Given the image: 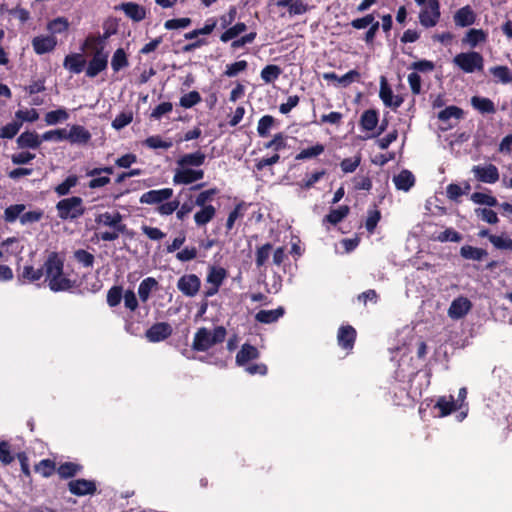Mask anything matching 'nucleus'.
I'll return each instance as SVG.
<instances>
[{
  "mask_svg": "<svg viewBox=\"0 0 512 512\" xmlns=\"http://www.w3.org/2000/svg\"><path fill=\"white\" fill-rule=\"evenodd\" d=\"M247 30V25L244 22H237L231 27H228L221 35L220 41L227 43L237 38L241 33Z\"/></svg>",
  "mask_w": 512,
  "mask_h": 512,
  "instance_id": "e433bc0d",
  "label": "nucleus"
},
{
  "mask_svg": "<svg viewBox=\"0 0 512 512\" xmlns=\"http://www.w3.org/2000/svg\"><path fill=\"white\" fill-rule=\"evenodd\" d=\"M129 65L128 57L123 48H118L113 53L111 67L114 72H118Z\"/></svg>",
  "mask_w": 512,
  "mask_h": 512,
  "instance_id": "58836bf2",
  "label": "nucleus"
},
{
  "mask_svg": "<svg viewBox=\"0 0 512 512\" xmlns=\"http://www.w3.org/2000/svg\"><path fill=\"white\" fill-rule=\"evenodd\" d=\"M16 458L12 453L11 444L8 441H0V462L7 466L10 465Z\"/></svg>",
  "mask_w": 512,
  "mask_h": 512,
  "instance_id": "864d4df0",
  "label": "nucleus"
},
{
  "mask_svg": "<svg viewBox=\"0 0 512 512\" xmlns=\"http://www.w3.org/2000/svg\"><path fill=\"white\" fill-rule=\"evenodd\" d=\"M271 250V243H265L262 246L257 247L255 253V264L257 268H261L267 263L270 257Z\"/></svg>",
  "mask_w": 512,
  "mask_h": 512,
  "instance_id": "c03bdc74",
  "label": "nucleus"
},
{
  "mask_svg": "<svg viewBox=\"0 0 512 512\" xmlns=\"http://www.w3.org/2000/svg\"><path fill=\"white\" fill-rule=\"evenodd\" d=\"M460 408L461 404H458V401H455L452 395L448 397L440 396L434 405V409L439 410V417H446Z\"/></svg>",
  "mask_w": 512,
  "mask_h": 512,
  "instance_id": "f3484780",
  "label": "nucleus"
},
{
  "mask_svg": "<svg viewBox=\"0 0 512 512\" xmlns=\"http://www.w3.org/2000/svg\"><path fill=\"white\" fill-rule=\"evenodd\" d=\"M227 276V272L222 267L212 266L209 268L206 281L214 286L220 287Z\"/></svg>",
  "mask_w": 512,
  "mask_h": 512,
  "instance_id": "4c0bfd02",
  "label": "nucleus"
},
{
  "mask_svg": "<svg viewBox=\"0 0 512 512\" xmlns=\"http://www.w3.org/2000/svg\"><path fill=\"white\" fill-rule=\"evenodd\" d=\"M356 337L357 331L353 326L342 325L337 332V343L347 353H350L354 348Z\"/></svg>",
  "mask_w": 512,
  "mask_h": 512,
  "instance_id": "ddd939ff",
  "label": "nucleus"
},
{
  "mask_svg": "<svg viewBox=\"0 0 512 512\" xmlns=\"http://www.w3.org/2000/svg\"><path fill=\"white\" fill-rule=\"evenodd\" d=\"M471 307L472 304L468 298L458 297L452 301L448 314L453 319H460L470 311Z\"/></svg>",
  "mask_w": 512,
  "mask_h": 512,
  "instance_id": "a211bd4d",
  "label": "nucleus"
},
{
  "mask_svg": "<svg viewBox=\"0 0 512 512\" xmlns=\"http://www.w3.org/2000/svg\"><path fill=\"white\" fill-rule=\"evenodd\" d=\"M474 211L477 217L489 224H496L499 221L497 213L490 208H476Z\"/></svg>",
  "mask_w": 512,
  "mask_h": 512,
  "instance_id": "e2e57ef3",
  "label": "nucleus"
},
{
  "mask_svg": "<svg viewBox=\"0 0 512 512\" xmlns=\"http://www.w3.org/2000/svg\"><path fill=\"white\" fill-rule=\"evenodd\" d=\"M409 69L414 70L416 73H429L435 69V64L431 60L422 59L411 63Z\"/></svg>",
  "mask_w": 512,
  "mask_h": 512,
  "instance_id": "69168bd1",
  "label": "nucleus"
},
{
  "mask_svg": "<svg viewBox=\"0 0 512 512\" xmlns=\"http://www.w3.org/2000/svg\"><path fill=\"white\" fill-rule=\"evenodd\" d=\"M21 126H22V123L17 122V121H12V122L4 125L0 129V138H4V139L14 138L17 135V133L19 132Z\"/></svg>",
  "mask_w": 512,
  "mask_h": 512,
  "instance_id": "13d9d810",
  "label": "nucleus"
},
{
  "mask_svg": "<svg viewBox=\"0 0 512 512\" xmlns=\"http://www.w3.org/2000/svg\"><path fill=\"white\" fill-rule=\"evenodd\" d=\"M65 258L58 252H50L41 268H34L26 265L23 268L20 278L29 283L39 281L43 276L44 282L53 292L69 291L75 286V280L70 279L64 273Z\"/></svg>",
  "mask_w": 512,
  "mask_h": 512,
  "instance_id": "f257e3e1",
  "label": "nucleus"
},
{
  "mask_svg": "<svg viewBox=\"0 0 512 512\" xmlns=\"http://www.w3.org/2000/svg\"><path fill=\"white\" fill-rule=\"evenodd\" d=\"M226 329L223 326H217L213 331L201 327L194 335L192 349L197 352H205L216 344L222 343L226 337Z\"/></svg>",
  "mask_w": 512,
  "mask_h": 512,
  "instance_id": "7ed1b4c3",
  "label": "nucleus"
},
{
  "mask_svg": "<svg viewBox=\"0 0 512 512\" xmlns=\"http://www.w3.org/2000/svg\"><path fill=\"white\" fill-rule=\"evenodd\" d=\"M246 210V204L245 202H240L236 204L234 209L229 213L227 221H226V229L227 232L231 231L235 225V221L244 216V212Z\"/></svg>",
  "mask_w": 512,
  "mask_h": 512,
  "instance_id": "49530a36",
  "label": "nucleus"
},
{
  "mask_svg": "<svg viewBox=\"0 0 512 512\" xmlns=\"http://www.w3.org/2000/svg\"><path fill=\"white\" fill-rule=\"evenodd\" d=\"M259 356L260 352L255 346L244 343L236 354V364L238 366H245L249 361L258 359Z\"/></svg>",
  "mask_w": 512,
  "mask_h": 512,
  "instance_id": "412c9836",
  "label": "nucleus"
},
{
  "mask_svg": "<svg viewBox=\"0 0 512 512\" xmlns=\"http://www.w3.org/2000/svg\"><path fill=\"white\" fill-rule=\"evenodd\" d=\"M91 139V133L81 125H72L69 132L66 131V140L72 144H87Z\"/></svg>",
  "mask_w": 512,
  "mask_h": 512,
  "instance_id": "aec40b11",
  "label": "nucleus"
},
{
  "mask_svg": "<svg viewBox=\"0 0 512 512\" xmlns=\"http://www.w3.org/2000/svg\"><path fill=\"white\" fill-rule=\"evenodd\" d=\"M79 178L77 175H69L62 183L58 184L54 191L58 196H66L70 193L71 188L78 184Z\"/></svg>",
  "mask_w": 512,
  "mask_h": 512,
  "instance_id": "37998d69",
  "label": "nucleus"
},
{
  "mask_svg": "<svg viewBox=\"0 0 512 512\" xmlns=\"http://www.w3.org/2000/svg\"><path fill=\"white\" fill-rule=\"evenodd\" d=\"M453 63L464 73L472 74L476 71H483L484 58L476 51L461 52L454 56Z\"/></svg>",
  "mask_w": 512,
  "mask_h": 512,
  "instance_id": "39448f33",
  "label": "nucleus"
},
{
  "mask_svg": "<svg viewBox=\"0 0 512 512\" xmlns=\"http://www.w3.org/2000/svg\"><path fill=\"white\" fill-rule=\"evenodd\" d=\"M460 255L464 259L481 261L488 255V252L483 248L474 247L471 245H464L460 248Z\"/></svg>",
  "mask_w": 512,
  "mask_h": 512,
  "instance_id": "473e14b6",
  "label": "nucleus"
},
{
  "mask_svg": "<svg viewBox=\"0 0 512 512\" xmlns=\"http://www.w3.org/2000/svg\"><path fill=\"white\" fill-rule=\"evenodd\" d=\"M83 466L74 462L61 463L56 472L61 479H71L82 472Z\"/></svg>",
  "mask_w": 512,
  "mask_h": 512,
  "instance_id": "c85d7f7f",
  "label": "nucleus"
},
{
  "mask_svg": "<svg viewBox=\"0 0 512 512\" xmlns=\"http://www.w3.org/2000/svg\"><path fill=\"white\" fill-rule=\"evenodd\" d=\"M393 181L398 190L408 191L414 186L415 177L411 171L404 169L394 176Z\"/></svg>",
  "mask_w": 512,
  "mask_h": 512,
  "instance_id": "c756f323",
  "label": "nucleus"
},
{
  "mask_svg": "<svg viewBox=\"0 0 512 512\" xmlns=\"http://www.w3.org/2000/svg\"><path fill=\"white\" fill-rule=\"evenodd\" d=\"M108 66V52L99 50L93 53L92 58L89 60L86 68V76L89 78L96 77L99 73L107 69Z\"/></svg>",
  "mask_w": 512,
  "mask_h": 512,
  "instance_id": "0eeeda50",
  "label": "nucleus"
},
{
  "mask_svg": "<svg viewBox=\"0 0 512 512\" xmlns=\"http://www.w3.org/2000/svg\"><path fill=\"white\" fill-rule=\"evenodd\" d=\"M123 295L122 286H112L107 292V304L110 307L118 306L123 298Z\"/></svg>",
  "mask_w": 512,
  "mask_h": 512,
  "instance_id": "5fc2aeb1",
  "label": "nucleus"
},
{
  "mask_svg": "<svg viewBox=\"0 0 512 512\" xmlns=\"http://www.w3.org/2000/svg\"><path fill=\"white\" fill-rule=\"evenodd\" d=\"M471 200L476 204L487 205L489 207L498 205V200L496 197L482 192H474L471 195Z\"/></svg>",
  "mask_w": 512,
  "mask_h": 512,
  "instance_id": "6e6d98bb",
  "label": "nucleus"
},
{
  "mask_svg": "<svg viewBox=\"0 0 512 512\" xmlns=\"http://www.w3.org/2000/svg\"><path fill=\"white\" fill-rule=\"evenodd\" d=\"M201 95L199 94L198 91H190L189 93L187 94H184L181 98H180V106L183 107V108H192L193 106L197 105L198 103L201 102Z\"/></svg>",
  "mask_w": 512,
  "mask_h": 512,
  "instance_id": "4d7b16f0",
  "label": "nucleus"
},
{
  "mask_svg": "<svg viewBox=\"0 0 512 512\" xmlns=\"http://www.w3.org/2000/svg\"><path fill=\"white\" fill-rule=\"evenodd\" d=\"M173 333L172 326L167 322L154 323L145 332L146 339L151 343H157L168 339Z\"/></svg>",
  "mask_w": 512,
  "mask_h": 512,
  "instance_id": "1a4fd4ad",
  "label": "nucleus"
},
{
  "mask_svg": "<svg viewBox=\"0 0 512 512\" xmlns=\"http://www.w3.org/2000/svg\"><path fill=\"white\" fill-rule=\"evenodd\" d=\"M206 155L198 150L193 153L184 154L177 160V166L179 167H200L205 163Z\"/></svg>",
  "mask_w": 512,
  "mask_h": 512,
  "instance_id": "b1692460",
  "label": "nucleus"
},
{
  "mask_svg": "<svg viewBox=\"0 0 512 512\" xmlns=\"http://www.w3.org/2000/svg\"><path fill=\"white\" fill-rule=\"evenodd\" d=\"M325 150V146L321 143H317L314 146L301 150L296 156L295 160H306L315 158L321 155Z\"/></svg>",
  "mask_w": 512,
  "mask_h": 512,
  "instance_id": "a18cd8bd",
  "label": "nucleus"
},
{
  "mask_svg": "<svg viewBox=\"0 0 512 512\" xmlns=\"http://www.w3.org/2000/svg\"><path fill=\"white\" fill-rule=\"evenodd\" d=\"M204 178V171L202 169H192L188 167H179L175 169L173 176L174 184L189 185Z\"/></svg>",
  "mask_w": 512,
  "mask_h": 512,
  "instance_id": "6e6552de",
  "label": "nucleus"
},
{
  "mask_svg": "<svg viewBox=\"0 0 512 512\" xmlns=\"http://www.w3.org/2000/svg\"><path fill=\"white\" fill-rule=\"evenodd\" d=\"M173 196L172 188H162L158 190H149L143 193L140 197L141 204H161L164 201L169 200Z\"/></svg>",
  "mask_w": 512,
  "mask_h": 512,
  "instance_id": "4468645a",
  "label": "nucleus"
},
{
  "mask_svg": "<svg viewBox=\"0 0 512 512\" xmlns=\"http://www.w3.org/2000/svg\"><path fill=\"white\" fill-rule=\"evenodd\" d=\"M68 118V112L63 108H60L47 112L45 115V122L47 125H55L59 122L66 121Z\"/></svg>",
  "mask_w": 512,
  "mask_h": 512,
  "instance_id": "603ef678",
  "label": "nucleus"
},
{
  "mask_svg": "<svg viewBox=\"0 0 512 512\" xmlns=\"http://www.w3.org/2000/svg\"><path fill=\"white\" fill-rule=\"evenodd\" d=\"M487 37L488 35L483 29L471 28L463 37L462 43L469 45L471 48H475L479 44L485 43Z\"/></svg>",
  "mask_w": 512,
  "mask_h": 512,
  "instance_id": "a878e982",
  "label": "nucleus"
},
{
  "mask_svg": "<svg viewBox=\"0 0 512 512\" xmlns=\"http://www.w3.org/2000/svg\"><path fill=\"white\" fill-rule=\"evenodd\" d=\"M489 241L498 250L512 252V239L505 233L501 235H491Z\"/></svg>",
  "mask_w": 512,
  "mask_h": 512,
  "instance_id": "ea45409f",
  "label": "nucleus"
},
{
  "mask_svg": "<svg viewBox=\"0 0 512 512\" xmlns=\"http://www.w3.org/2000/svg\"><path fill=\"white\" fill-rule=\"evenodd\" d=\"M464 116V111L458 106H448L438 113V119L440 121H448L451 118L461 119Z\"/></svg>",
  "mask_w": 512,
  "mask_h": 512,
  "instance_id": "8fccbe9b",
  "label": "nucleus"
},
{
  "mask_svg": "<svg viewBox=\"0 0 512 512\" xmlns=\"http://www.w3.org/2000/svg\"><path fill=\"white\" fill-rule=\"evenodd\" d=\"M69 22L65 17H57L48 23V30L53 34H60L67 31Z\"/></svg>",
  "mask_w": 512,
  "mask_h": 512,
  "instance_id": "052dcab7",
  "label": "nucleus"
},
{
  "mask_svg": "<svg viewBox=\"0 0 512 512\" xmlns=\"http://www.w3.org/2000/svg\"><path fill=\"white\" fill-rule=\"evenodd\" d=\"M285 313V309L279 306L273 310H260L255 314V320L263 324H271L276 322Z\"/></svg>",
  "mask_w": 512,
  "mask_h": 512,
  "instance_id": "bb28decb",
  "label": "nucleus"
},
{
  "mask_svg": "<svg viewBox=\"0 0 512 512\" xmlns=\"http://www.w3.org/2000/svg\"><path fill=\"white\" fill-rule=\"evenodd\" d=\"M393 91L388 85L387 80L384 76L381 77L379 97L383 101L384 105L389 107L393 99Z\"/></svg>",
  "mask_w": 512,
  "mask_h": 512,
  "instance_id": "bf43d9fd",
  "label": "nucleus"
},
{
  "mask_svg": "<svg viewBox=\"0 0 512 512\" xmlns=\"http://www.w3.org/2000/svg\"><path fill=\"white\" fill-rule=\"evenodd\" d=\"M201 281L196 274H185L178 279V290L187 297H194L200 290Z\"/></svg>",
  "mask_w": 512,
  "mask_h": 512,
  "instance_id": "9d476101",
  "label": "nucleus"
},
{
  "mask_svg": "<svg viewBox=\"0 0 512 512\" xmlns=\"http://www.w3.org/2000/svg\"><path fill=\"white\" fill-rule=\"evenodd\" d=\"M378 112L374 109L365 110L360 118V125L364 130L371 131L377 127Z\"/></svg>",
  "mask_w": 512,
  "mask_h": 512,
  "instance_id": "f704fd0d",
  "label": "nucleus"
},
{
  "mask_svg": "<svg viewBox=\"0 0 512 512\" xmlns=\"http://www.w3.org/2000/svg\"><path fill=\"white\" fill-rule=\"evenodd\" d=\"M133 120L132 112H121L112 121V127L116 130H121L129 125Z\"/></svg>",
  "mask_w": 512,
  "mask_h": 512,
  "instance_id": "774afa93",
  "label": "nucleus"
},
{
  "mask_svg": "<svg viewBox=\"0 0 512 512\" xmlns=\"http://www.w3.org/2000/svg\"><path fill=\"white\" fill-rule=\"evenodd\" d=\"M158 287V282L153 277H147L141 281L138 287V295L142 302H146L153 289Z\"/></svg>",
  "mask_w": 512,
  "mask_h": 512,
  "instance_id": "72a5a7b5",
  "label": "nucleus"
},
{
  "mask_svg": "<svg viewBox=\"0 0 512 512\" xmlns=\"http://www.w3.org/2000/svg\"><path fill=\"white\" fill-rule=\"evenodd\" d=\"M440 15L439 1L429 0L419 14V21L425 28L434 27L438 23Z\"/></svg>",
  "mask_w": 512,
  "mask_h": 512,
  "instance_id": "423d86ee",
  "label": "nucleus"
},
{
  "mask_svg": "<svg viewBox=\"0 0 512 512\" xmlns=\"http://www.w3.org/2000/svg\"><path fill=\"white\" fill-rule=\"evenodd\" d=\"M381 219V212L374 208L368 210V216L365 222V228L369 233H374L375 228L377 227V224L379 223Z\"/></svg>",
  "mask_w": 512,
  "mask_h": 512,
  "instance_id": "680f3d73",
  "label": "nucleus"
},
{
  "mask_svg": "<svg viewBox=\"0 0 512 512\" xmlns=\"http://www.w3.org/2000/svg\"><path fill=\"white\" fill-rule=\"evenodd\" d=\"M490 73L494 76V78L503 84L512 82V72L507 66L499 65L491 67Z\"/></svg>",
  "mask_w": 512,
  "mask_h": 512,
  "instance_id": "79ce46f5",
  "label": "nucleus"
},
{
  "mask_svg": "<svg viewBox=\"0 0 512 512\" xmlns=\"http://www.w3.org/2000/svg\"><path fill=\"white\" fill-rule=\"evenodd\" d=\"M281 73H282V69L278 65L269 64V65H266L261 70L260 76H261V79L265 83L269 84V83H272L275 80H277L279 78V76L281 75Z\"/></svg>",
  "mask_w": 512,
  "mask_h": 512,
  "instance_id": "a19ab883",
  "label": "nucleus"
},
{
  "mask_svg": "<svg viewBox=\"0 0 512 512\" xmlns=\"http://www.w3.org/2000/svg\"><path fill=\"white\" fill-rule=\"evenodd\" d=\"M275 124V118L271 115L262 116L257 125V132L260 137H268L270 135V129Z\"/></svg>",
  "mask_w": 512,
  "mask_h": 512,
  "instance_id": "de8ad7c7",
  "label": "nucleus"
},
{
  "mask_svg": "<svg viewBox=\"0 0 512 512\" xmlns=\"http://www.w3.org/2000/svg\"><path fill=\"white\" fill-rule=\"evenodd\" d=\"M462 235L454 230L453 228H447L444 231L440 232L438 235L433 237V240L439 241L441 243L445 242H455L458 243L462 240Z\"/></svg>",
  "mask_w": 512,
  "mask_h": 512,
  "instance_id": "09e8293b",
  "label": "nucleus"
},
{
  "mask_svg": "<svg viewBox=\"0 0 512 512\" xmlns=\"http://www.w3.org/2000/svg\"><path fill=\"white\" fill-rule=\"evenodd\" d=\"M98 229L107 227L108 230L98 231L96 236L105 242H112L119 238L120 235L131 236L127 225L123 223V215L119 211H105L99 213L94 219Z\"/></svg>",
  "mask_w": 512,
  "mask_h": 512,
  "instance_id": "f03ea898",
  "label": "nucleus"
},
{
  "mask_svg": "<svg viewBox=\"0 0 512 512\" xmlns=\"http://www.w3.org/2000/svg\"><path fill=\"white\" fill-rule=\"evenodd\" d=\"M16 143L20 149H37L40 147L42 140L41 136L35 131H25L18 136Z\"/></svg>",
  "mask_w": 512,
  "mask_h": 512,
  "instance_id": "4be33fe9",
  "label": "nucleus"
},
{
  "mask_svg": "<svg viewBox=\"0 0 512 512\" xmlns=\"http://www.w3.org/2000/svg\"><path fill=\"white\" fill-rule=\"evenodd\" d=\"M57 40L54 36H36L32 40V47L36 54L43 55L55 49Z\"/></svg>",
  "mask_w": 512,
  "mask_h": 512,
  "instance_id": "dca6fc26",
  "label": "nucleus"
},
{
  "mask_svg": "<svg viewBox=\"0 0 512 512\" xmlns=\"http://www.w3.org/2000/svg\"><path fill=\"white\" fill-rule=\"evenodd\" d=\"M476 14L469 5H466L456 11L454 14V22L456 26L468 27L475 23Z\"/></svg>",
  "mask_w": 512,
  "mask_h": 512,
  "instance_id": "5701e85b",
  "label": "nucleus"
},
{
  "mask_svg": "<svg viewBox=\"0 0 512 512\" xmlns=\"http://www.w3.org/2000/svg\"><path fill=\"white\" fill-rule=\"evenodd\" d=\"M56 469L55 461L49 458L42 459L34 466L35 472L39 473L44 478L51 477L56 472Z\"/></svg>",
  "mask_w": 512,
  "mask_h": 512,
  "instance_id": "c9c22d12",
  "label": "nucleus"
},
{
  "mask_svg": "<svg viewBox=\"0 0 512 512\" xmlns=\"http://www.w3.org/2000/svg\"><path fill=\"white\" fill-rule=\"evenodd\" d=\"M56 210L58 217L65 220H75L84 215L85 207L83 199L79 196L64 198L57 202Z\"/></svg>",
  "mask_w": 512,
  "mask_h": 512,
  "instance_id": "20e7f679",
  "label": "nucleus"
},
{
  "mask_svg": "<svg viewBox=\"0 0 512 512\" xmlns=\"http://www.w3.org/2000/svg\"><path fill=\"white\" fill-rule=\"evenodd\" d=\"M472 172L477 181L487 184H494L499 180V170L494 164L485 166H473Z\"/></svg>",
  "mask_w": 512,
  "mask_h": 512,
  "instance_id": "f8f14e48",
  "label": "nucleus"
},
{
  "mask_svg": "<svg viewBox=\"0 0 512 512\" xmlns=\"http://www.w3.org/2000/svg\"><path fill=\"white\" fill-rule=\"evenodd\" d=\"M103 34L98 35V39L105 44L106 40L118 32V21L115 18H109L103 23Z\"/></svg>",
  "mask_w": 512,
  "mask_h": 512,
  "instance_id": "3c124183",
  "label": "nucleus"
},
{
  "mask_svg": "<svg viewBox=\"0 0 512 512\" xmlns=\"http://www.w3.org/2000/svg\"><path fill=\"white\" fill-rule=\"evenodd\" d=\"M361 163V155L358 154L352 158H345L340 162L341 170L344 173H353Z\"/></svg>",
  "mask_w": 512,
  "mask_h": 512,
  "instance_id": "338daca9",
  "label": "nucleus"
},
{
  "mask_svg": "<svg viewBox=\"0 0 512 512\" xmlns=\"http://www.w3.org/2000/svg\"><path fill=\"white\" fill-rule=\"evenodd\" d=\"M67 486L70 493L78 497L93 495L97 491L96 482L84 478L72 479Z\"/></svg>",
  "mask_w": 512,
  "mask_h": 512,
  "instance_id": "9b49d317",
  "label": "nucleus"
},
{
  "mask_svg": "<svg viewBox=\"0 0 512 512\" xmlns=\"http://www.w3.org/2000/svg\"><path fill=\"white\" fill-rule=\"evenodd\" d=\"M360 73L353 69L348 71L343 76H338L335 72H326L323 74V78L327 81H334L341 87H348L352 82L359 81Z\"/></svg>",
  "mask_w": 512,
  "mask_h": 512,
  "instance_id": "6ab92c4d",
  "label": "nucleus"
},
{
  "mask_svg": "<svg viewBox=\"0 0 512 512\" xmlns=\"http://www.w3.org/2000/svg\"><path fill=\"white\" fill-rule=\"evenodd\" d=\"M471 105L481 114H494L496 112L494 102L486 97L473 96L471 98Z\"/></svg>",
  "mask_w": 512,
  "mask_h": 512,
  "instance_id": "7c9ffc66",
  "label": "nucleus"
},
{
  "mask_svg": "<svg viewBox=\"0 0 512 512\" xmlns=\"http://www.w3.org/2000/svg\"><path fill=\"white\" fill-rule=\"evenodd\" d=\"M349 212L350 208L347 205L339 206L337 209H331L323 218V224L327 222L332 225H337L348 216Z\"/></svg>",
  "mask_w": 512,
  "mask_h": 512,
  "instance_id": "2f4dec72",
  "label": "nucleus"
},
{
  "mask_svg": "<svg viewBox=\"0 0 512 512\" xmlns=\"http://www.w3.org/2000/svg\"><path fill=\"white\" fill-rule=\"evenodd\" d=\"M86 60L82 54L73 53L65 57L63 66L70 72L79 74L84 70Z\"/></svg>",
  "mask_w": 512,
  "mask_h": 512,
  "instance_id": "393cba45",
  "label": "nucleus"
},
{
  "mask_svg": "<svg viewBox=\"0 0 512 512\" xmlns=\"http://www.w3.org/2000/svg\"><path fill=\"white\" fill-rule=\"evenodd\" d=\"M201 209L194 214V221L198 227L208 224L216 215V208L211 205L199 206Z\"/></svg>",
  "mask_w": 512,
  "mask_h": 512,
  "instance_id": "cd10ccee",
  "label": "nucleus"
},
{
  "mask_svg": "<svg viewBox=\"0 0 512 512\" xmlns=\"http://www.w3.org/2000/svg\"><path fill=\"white\" fill-rule=\"evenodd\" d=\"M219 193V189L214 187L208 190L201 191L195 198V206L208 205L207 203L213 199L215 195Z\"/></svg>",
  "mask_w": 512,
  "mask_h": 512,
  "instance_id": "0e129e2a",
  "label": "nucleus"
},
{
  "mask_svg": "<svg viewBox=\"0 0 512 512\" xmlns=\"http://www.w3.org/2000/svg\"><path fill=\"white\" fill-rule=\"evenodd\" d=\"M115 9L122 10L134 22H140L146 18V9L135 2L121 3Z\"/></svg>",
  "mask_w": 512,
  "mask_h": 512,
  "instance_id": "2eb2a0df",
  "label": "nucleus"
}]
</instances>
